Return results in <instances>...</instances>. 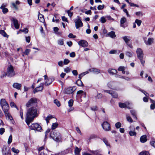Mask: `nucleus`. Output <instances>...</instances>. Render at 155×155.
<instances>
[{"instance_id":"f257e3e1","label":"nucleus","mask_w":155,"mask_h":155,"mask_svg":"<svg viewBox=\"0 0 155 155\" xmlns=\"http://www.w3.org/2000/svg\"><path fill=\"white\" fill-rule=\"evenodd\" d=\"M39 111L37 108V104L29 107L27 109L25 121L28 126L32 122L34 119L38 116Z\"/></svg>"},{"instance_id":"f03ea898","label":"nucleus","mask_w":155,"mask_h":155,"mask_svg":"<svg viewBox=\"0 0 155 155\" xmlns=\"http://www.w3.org/2000/svg\"><path fill=\"white\" fill-rule=\"evenodd\" d=\"M0 104L4 113L9 111V105L5 99H2L1 100Z\"/></svg>"},{"instance_id":"7ed1b4c3","label":"nucleus","mask_w":155,"mask_h":155,"mask_svg":"<svg viewBox=\"0 0 155 155\" xmlns=\"http://www.w3.org/2000/svg\"><path fill=\"white\" fill-rule=\"evenodd\" d=\"M50 137L56 142H58L61 140V138L60 133L55 131L51 132Z\"/></svg>"},{"instance_id":"20e7f679","label":"nucleus","mask_w":155,"mask_h":155,"mask_svg":"<svg viewBox=\"0 0 155 155\" xmlns=\"http://www.w3.org/2000/svg\"><path fill=\"white\" fill-rule=\"evenodd\" d=\"M31 130H34L35 131L41 132L42 130L41 126L38 124L35 123L31 124V126H28Z\"/></svg>"},{"instance_id":"39448f33","label":"nucleus","mask_w":155,"mask_h":155,"mask_svg":"<svg viewBox=\"0 0 155 155\" xmlns=\"http://www.w3.org/2000/svg\"><path fill=\"white\" fill-rule=\"evenodd\" d=\"M7 75L8 77H12L15 75L13 67L10 65L8 67L7 69Z\"/></svg>"},{"instance_id":"423d86ee","label":"nucleus","mask_w":155,"mask_h":155,"mask_svg":"<svg viewBox=\"0 0 155 155\" xmlns=\"http://www.w3.org/2000/svg\"><path fill=\"white\" fill-rule=\"evenodd\" d=\"M37 99L35 98H32L30 99L26 104L27 107H31V106L35 105L37 104Z\"/></svg>"},{"instance_id":"0eeeda50","label":"nucleus","mask_w":155,"mask_h":155,"mask_svg":"<svg viewBox=\"0 0 155 155\" xmlns=\"http://www.w3.org/2000/svg\"><path fill=\"white\" fill-rule=\"evenodd\" d=\"M75 23V26L77 29L79 27H82L83 25V23L79 16H78L77 18L74 20Z\"/></svg>"},{"instance_id":"6e6552de","label":"nucleus","mask_w":155,"mask_h":155,"mask_svg":"<svg viewBox=\"0 0 155 155\" xmlns=\"http://www.w3.org/2000/svg\"><path fill=\"white\" fill-rule=\"evenodd\" d=\"M103 91L104 92L108 93L109 94H111L113 97L115 98H117L118 95L117 94L115 91H114L112 90H104Z\"/></svg>"},{"instance_id":"1a4fd4ad","label":"nucleus","mask_w":155,"mask_h":155,"mask_svg":"<svg viewBox=\"0 0 155 155\" xmlns=\"http://www.w3.org/2000/svg\"><path fill=\"white\" fill-rule=\"evenodd\" d=\"M103 129L106 131H109L110 129V124L107 121H104L102 124Z\"/></svg>"},{"instance_id":"9d476101","label":"nucleus","mask_w":155,"mask_h":155,"mask_svg":"<svg viewBox=\"0 0 155 155\" xmlns=\"http://www.w3.org/2000/svg\"><path fill=\"white\" fill-rule=\"evenodd\" d=\"M136 52L138 58H143V51L140 48H137V49Z\"/></svg>"},{"instance_id":"9b49d317","label":"nucleus","mask_w":155,"mask_h":155,"mask_svg":"<svg viewBox=\"0 0 155 155\" xmlns=\"http://www.w3.org/2000/svg\"><path fill=\"white\" fill-rule=\"evenodd\" d=\"M2 153L3 155H11L10 149L6 146H4L2 149Z\"/></svg>"},{"instance_id":"f8f14e48","label":"nucleus","mask_w":155,"mask_h":155,"mask_svg":"<svg viewBox=\"0 0 155 155\" xmlns=\"http://www.w3.org/2000/svg\"><path fill=\"white\" fill-rule=\"evenodd\" d=\"M78 44L79 45L83 47H86L88 46V43L85 40H81L78 41Z\"/></svg>"},{"instance_id":"ddd939ff","label":"nucleus","mask_w":155,"mask_h":155,"mask_svg":"<svg viewBox=\"0 0 155 155\" xmlns=\"http://www.w3.org/2000/svg\"><path fill=\"white\" fill-rule=\"evenodd\" d=\"M75 89L74 87H69L65 90L66 93L70 94L72 93L74 90Z\"/></svg>"},{"instance_id":"4468645a","label":"nucleus","mask_w":155,"mask_h":155,"mask_svg":"<svg viewBox=\"0 0 155 155\" xmlns=\"http://www.w3.org/2000/svg\"><path fill=\"white\" fill-rule=\"evenodd\" d=\"M43 83H41L39 86L35 88L34 89L33 91V93L35 94L38 92L41 91L43 89Z\"/></svg>"},{"instance_id":"2eb2a0df","label":"nucleus","mask_w":155,"mask_h":155,"mask_svg":"<svg viewBox=\"0 0 155 155\" xmlns=\"http://www.w3.org/2000/svg\"><path fill=\"white\" fill-rule=\"evenodd\" d=\"M11 20L12 21L13 23L14 24L15 28L18 29L19 28V25L18 23V20L14 18H12Z\"/></svg>"},{"instance_id":"dca6fc26","label":"nucleus","mask_w":155,"mask_h":155,"mask_svg":"<svg viewBox=\"0 0 155 155\" xmlns=\"http://www.w3.org/2000/svg\"><path fill=\"white\" fill-rule=\"evenodd\" d=\"M6 4H3L0 7V8L2 10V12L5 14L8 11V9L5 8Z\"/></svg>"},{"instance_id":"f3484780","label":"nucleus","mask_w":155,"mask_h":155,"mask_svg":"<svg viewBox=\"0 0 155 155\" xmlns=\"http://www.w3.org/2000/svg\"><path fill=\"white\" fill-rule=\"evenodd\" d=\"M108 73L111 75H114L117 73V72L116 70L112 69L109 68L107 70Z\"/></svg>"},{"instance_id":"a211bd4d","label":"nucleus","mask_w":155,"mask_h":155,"mask_svg":"<svg viewBox=\"0 0 155 155\" xmlns=\"http://www.w3.org/2000/svg\"><path fill=\"white\" fill-rule=\"evenodd\" d=\"M154 38H149L147 41H145V42L146 45H150L153 42Z\"/></svg>"},{"instance_id":"6ab92c4d","label":"nucleus","mask_w":155,"mask_h":155,"mask_svg":"<svg viewBox=\"0 0 155 155\" xmlns=\"http://www.w3.org/2000/svg\"><path fill=\"white\" fill-rule=\"evenodd\" d=\"M129 104V103L128 102H126L124 103H120L119 104V105L120 107L123 108L127 107Z\"/></svg>"},{"instance_id":"aec40b11","label":"nucleus","mask_w":155,"mask_h":155,"mask_svg":"<svg viewBox=\"0 0 155 155\" xmlns=\"http://www.w3.org/2000/svg\"><path fill=\"white\" fill-rule=\"evenodd\" d=\"M90 72H93L95 74H98L100 73V70L98 69L95 68H92L89 70Z\"/></svg>"},{"instance_id":"412c9836","label":"nucleus","mask_w":155,"mask_h":155,"mask_svg":"<svg viewBox=\"0 0 155 155\" xmlns=\"http://www.w3.org/2000/svg\"><path fill=\"white\" fill-rule=\"evenodd\" d=\"M140 141L142 143L146 142L147 141V136L144 135L141 136L140 138Z\"/></svg>"},{"instance_id":"4be33fe9","label":"nucleus","mask_w":155,"mask_h":155,"mask_svg":"<svg viewBox=\"0 0 155 155\" xmlns=\"http://www.w3.org/2000/svg\"><path fill=\"white\" fill-rule=\"evenodd\" d=\"M21 86V85L20 84L17 83H14L13 85V87L19 90Z\"/></svg>"},{"instance_id":"5701e85b","label":"nucleus","mask_w":155,"mask_h":155,"mask_svg":"<svg viewBox=\"0 0 155 155\" xmlns=\"http://www.w3.org/2000/svg\"><path fill=\"white\" fill-rule=\"evenodd\" d=\"M38 19L41 22H44L45 21L44 16L40 14L39 13L38 15Z\"/></svg>"},{"instance_id":"b1692460","label":"nucleus","mask_w":155,"mask_h":155,"mask_svg":"<svg viewBox=\"0 0 155 155\" xmlns=\"http://www.w3.org/2000/svg\"><path fill=\"white\" fill-rule=\"evenodd\" d=\"M4 113L5 117L8 120H12L13 118L9 114V111L5 113Z\"/></svg>"},{"instance_id":"393cba45","label":"nucleus","mask_w":155,"mask_h":155,"mask_svg":"<svg viewBox=\"0 0 155 155\" xmlns=\"http://www.w3.org/2000/svg\"><path fill=\"white\" fill-rule=\"evenodd\" d=\"M126 67L123 66H120L119 67L118 69V70L119 71H121L122 72V73L123 74L125 73V71Z\"/></svg>"},{"instance_id":"a878e982","label":"nucleus","mask_w":155,"mask_h":155,"mask_svg":"<svg viewBox=\"0 0 155 155\" xmlns=\"http://www.w3.org/2000/svg\"><path fill=\"white\" fill-rule=\"evenodd\" d=\"M126 19L125 18L123 17L122 18L120 21V26L122 27H124L123 24L126 21Z\"/></svg>"},{"instance_id":"bb28decb","label":"nucleus","mask_w":155,"mask_h":155,"mask_svg":"<svg viewBox=\"0 0 155 155\" xmlns=\"http://www.w3.org/2000/svg\"><path fill=\"white\" fill-rule=\"evenodd\" d=\"M53 118V117L52 115L50 114H49L46 117L45 120L46 121L47 124L49 123V120Z\"/></svg>"},{"instance_id":"cd10ccee","label":"nucleus","mask_w":155,"mask_h":155,"mask_svg":"<svg viewBox=\"0 0 155 155\" xmlns=\"http://www.w3.org/2000/svg\"><path fill=\"white\" fill-rule=\"evenodd\" d=\"M122 38L126 44L128 43L130 40V37L127 36L123 37Z\"/></svg>"},{"instance_id":"c85d7f7f","label":"nucleus","mask_w":155,"mask_h":155,"mask_svg":"<svg viewBox=\"0 0 155 155\" xmlns=\"http://www.w3.org/2000/svg\"><path fill=\"white\" fill-rule=\"evenodd\" d=\"M108 35L111 38H113L116 36L115 33L114 31H111L108 34Z\"/></svg>"},{"instance_id":"c756f323","label":"nucleus","mask_w":155,"mask_h":155,"mask_svg":"<svg viewBox=\"0 0 155 155\" xmlns=\"http://www.w3.org/2000/svg\"><path fill=\"white\" fill-rule=\"evenodd\" d=\"M52 82V80L50 78L47 80L45 83V84L46 86H48L50 85Z\"/></svg>"},{"instance_id":"7c9ffc66","label":"nucleus","mask_w":155,"mask_h":155,"mask_svg":"<svg viewBox=\"0 0 155 155\" xmlns=\"http://www.w3.org/2000/svg\"><path fill=\"white\" fill-rule=\"evenodd\" d=\"M76 84L79 86H84V85L80 79H78L77 80Z\"/></svg>"},{"instance_id":"2f4dec72","label":"nucleus","mask_w":155,"mask_h":155,"mask_svg":"<svg viewBox=\"0 0 155 155\" xmlns=\"http://www.w3.org/2000/svg\"><path fill=\"white\" fill-rule=\"evenodd\" d=\"M0 34L2 35L4 37L8 38V35L3 30H0Z\"/></svg>"},{"instance_id":"473e14b6","label":"nucleus","mask_w":155,"mask_h":155,"mask_svg":"<svg viewBox=\"0 0 155 155\" xmlns=\"http://www.w3.org/2000/svg\"><path fill=\"white\" fill-rule=\"evenodd\" d=\"M139 155H150V153L148 151H143L140 152Z\"/></svg>"},{"instance_id":"72a5a7b5","label":"nucleus","mask_w":155,"mask_h":155,"mask_svg":"<svg viewBox=\"0 0 155 155\" xmlns=\"http://www.w3.org/2000/svg\"><path fill=\"white\" fill-rule=\"evenodd\" d=\"M58 124L57 123H53L51 126V129L52 130L55 129L58 126Z\"/></svg>"},{"instance_id":"f704fd0d","label":"nucleus","mask_w":155,"mask_h":155,"mask_svg":"<svg viewBox=\"0 0 155 155\" xmlns=\"http://www.w3.org/2000/svg\"><path fill=\"white\" fill-rule=\"evenodd\" d=\"M130 112L133 117L136 119H137V117L136 116V113L135 111L134 110H130Z\"/></svg>"},{"instance_id":"c9c22d12","label":"nucleus","mask_w":155,"mask_h":155,"mask_svg":"<svg viewBox=\"0 0 155 155\" xmlns=\"http://www.w3.org/2000/svg\"><path fill=\"white\" fill-rule=\"evenodd\" d=\"M100 21L102 23H104L106 22V18L103 16L101 17L100 19Z\"/></svg>"},{"instance_id":"e433bc0d","label":"nucleus","mask_w":155,"mask_h":155,"mask_svg":"<svg viewBox=\"0 0 155 155\" xmlns=\"http://www.w3.org/2000/svg\"><path fill=\"white\" fill-rule=\"evenodd\" d=\"M136 134V133L135 131H130L129 132V134L131 136H135Z\"/></svg>"},{"instance_id":"4c0bfd02","label":"nucleus","mask_w":155,"mask_h":155,"mask_svg":"<svg viewBox=\"0 0 155 155\" xmlns=\"http://www.w3.org/2000/svg\"><path fill=\"white\" fill-rule=\"evenodd\" d=\"M73 102L74 101L73 100H70L68 102V106L70 107H71L73 105Z\"/></svg>"},{"instance_id":"58836bf2","label":"nucleus","mask_w":155,"mask_h":155,"mask_svg":"<svg viewBox=\"0 0 155 155\" xmlns=\"http://www.w3.org/2000/svg\"><path fill=\"white\" fill-rule=\"evenodd\" d=\"M126 54L129 57H131L133 55L132 52L131 51H127L126 53Z\"/></svg>"},{"instance_id":"ea45409f","label":"nucleus","mask_w":155,"mask_h":155,"mask_svg":"<svg viewBox=\"0 0 155 155\" xmlns=\"http://www.w3.org/2000/svg\"><path fill=\"white\" fill-rule=\"evenodd\" d=\"M135 23H136L137 25L139 26H140L142 23V21L138 19H136L135 21Z\"/></svg>"},{"instance_id":"a19ab883","label":"nucleus","mask_w":155,"mask_h":155,"mask_svg":"<svg viewBox=\"0 0 155 155\" xmlns=\"http://www.w3.org/2000/svg\"><path fill=\"white\" fill-rule=\"evenodd\" d=\"M103 141L105 143V144L107 146H110V145L109 143L108 142L107 140V139L105 138H103L102 139Z\"/></svg>"},{"instance_id":"79ce46f5","label":"nucleus","mask_w":155,"mask_h":155,"mask_svg":"<svg viewBox=\"0 0 155 155\" xmlns=\"http://www.w3.org/2000/svg\"><path fill=\"white\" fill-rule=\"evenodd\" d=\"M58 44L61 45H63L64 44V41L62 39H60L58 41Z\"/></svg>"},{"instance_id":"37998d69","label":"nucleus","mask_w":155,"mask_h":155,"mask_svg":"<svg viewBox=\"0 0 155 155\" xmlns=\"http://www.w3.org/2000/svg\"><path fill=\"white\" fill-rule=\"evenodd\" d=\"M115 126L117 128H119L121 126V124L120 122H118L115 124Z\"/></svg>"},{"instance_id":"c03bdc74","label":"nucleus","mask_w":155,"mask_h":155,"mask_svg":"<svg viewBox=\"0 0 155 155\" xmlns=\"http://www.w3.org/2000/svg\"><path fill=\"white\" fill-rule=\"evenodd\" d=\"M126 118H127V120L130 122V123H132V122H133V120L131 118V117H130V116H129V115H126Z\"/></svg>"},{"instance_id":"a18cd8bd","label":"nucleus","mask_w":155,"mask_h":155,"mask_svg":"<svg viewBox=\"0 0 155 155\" xmlns=\"http://www.w3.org/2000/svg\"><path fill=\"white\" fill-rule=\"evenodd\" d=\"M80 150L77 147H76L74 150V152L76 154H78L80 152Z\"/></svg>"},{"instance_id":"49530a36","label":"nucleus","mask_w":155,"mask_h":155,"mask_svg":"<svg viewBox=\"0 0 155 155\" xmlns=\"http://www.w3.org/2000/svg\"><path fill=\"white\" fill-rule=\"evenodd\" d=\"M48 153V151L46 150H44V152H41L39 155H47V153Z\"/></svg>"},{"instance_id":"de8ad7c7","label":"nucleus","mask_w":155,"mask_h":155,"mask_svg":"<svg viewBox=\"0 0 155 155\" xmlns=\"http://www.w3.org/2000/svg\"><path fill=\"white\" fill-rule=\"evenodd\" d=\"M7 74L4 71H2L1 73V74L0 75V78H3L5 77Z\"/></svg>"},{"instance_id":"09e8293b","label":"nucleus","mask_w":155,"mask_h":155,"mask_svg":"<svg viewBox=\"0 0 155 155\" xmlns=\"http://www.w3.org/2000/svg\"><path fill=\"white\" fill-rule=\"evenodd\" d=\"M12 140V135H10L8 138V144H10L11 143Z\"/></svg>"},{"instance_id":"8fccbe9b","label":"nucleus","mask_w":155,"mask_h":155,"mask_svg":"<svg viewBox=\"0 0 155 155\" xmlns=\"http://www.w3.org/2000/svg\"><path fill=\"white\" fill-rule=\"evenodd\" d=\"M50 130L49 129H48L45 132V139L47 137L48 135V134L50 132Z\"/></svg>"},{"instance_id":"3c124183","label":"nucleus","mask_w":155,"mask_h":155,"mask_svg":"<svg viewBox=\"0 0 155 155\" xmlns=\"http://www.w3.org/2000/svg\"><path fill=\"white\" fill-rule=\"evenodd\" d=\"M54 103H55L58 107H59L60 106V103L59 101L57 100H55L54 101Z\"/></svg>"},{"instance_id":"603ef678","label":"nucleus","mask_w":155,"mask_h":155,"mask_svg":"<svg viewBox=\"0 0 155 155\" xmlns=\"http://www.w3.org/2000/svg\"><path fill=\"white\" fill-rule=\"evenodd\" d=\"M64 71L67 73L69 72L71 70V69L69 67H66V68L64 69Z\"/></svg>"},{"instance_id":"864d4df0","label":"nucleus","mask_w":155,"mask_h":155,"mask_svg":"<svg viewBox=\"0 0 155 155\" xmlns=\"http://www.w3.org/2000/svg\"><path fill=\"white\" fill-rule=\"evenodd\" d=\"M117 50H112L110 51L109 53L110 54H115L117 53Z\"/></svg>"},{"instance_id":"5fc2aeb1","label":"nucleus","mask_w":155,"mask_h":155,"mask_svg":"<svg viewBox=\"0 0 155 155\" xmlns=\"http://www.w3.org/2000/svg\"><path fill=\"white\" fill-rule=\"evenodd\" d=\"M113 83L111 82H109L107 84L109 88L111 89H113Z\"/></svg>"},{"instance_id":"6e6d98bb","label":"nucleus","mask_w":155,"mask_h":155,"mask_svg":"<svg viewBox=\"0 0 155 155\" xmlns=\"http://www.w3.org/2000/svg\"><path fill=\"white\" fill-rule=\"evenodd\" d=\"M77 94H81L82 95L83 94H85V93L83 91L80 90L77 92Z\"/></svg>"},{"instance_id":"4d7b16f0","label":"nucleus","mask_w":155,"mask_h":155,"mask_svg":"<svg viewBox=\"0 0 155 155\" xmlns=\"http://www.w3.org/2000/svg\"><path fill=\"white\" fill-rule=\"evenodd\" d=\"M10 105L12 107H15L18 109L17 106L13 102H11L10 103Z\"/></svg>"},{"instance_id":"13d9d810","label":"nucleus","mask_w":155,"mask_h":155,"mask_svg":"<svg viewBox=\"0 0 155 155\" xmlns=\"http://www.w3.org/2000/svg\"><path fill=\"white\" fill-rule=\"evenodd\" d=\"M70 62V61L67 59H65L64 60V64L65 65L67 64H68Z\"/></svg>"},{"instance_id":"bf43d9fd","label":"nucleus","mask_w":155,"mask_h":155,"mask_svg":"<svg viewBox=\"0 0 155 155\" xmlns=\"http://www.w3.org/2000/svg\"><path fill=\"white\" fill-rule=\"evenodd\" d=\"M12 150L13 152L16 153H18L19 152V150H18L16 149L14 147H12Z\"/></svg>"},{"instance_id":"052dcab7","label":"nucleus","mask_w":155,"mask_h":155,"mask_svg":"<svg viewBox=\"0 0 155 155\" xmlns=\"http://www.w3.org/2000/svg\"><path fill=\"white\" fill-rule=\"evenodd\" d=\"M104 5H99L97 7V9L99 10H101L104 9Z\"/></svg>"},{"instance_id":"680f3d73","label":"nucleus","mask_w":155,"mask_h":155,"mask_svg":"<svg viewBox=\"0 0 155 155\" xmlns=\"http://www.w3.org/2000/svg\"><path fill=\"white\" fill-rule=\"evenodd\" d=\"M136 15H137L141 16H143V14L141 12H136Z\"/></svg>"},{"instance_id":"e2e57ef3","label":"nucleus","mask_w":155,"mask_h":155,"mask_svg":"<svg viewBox=\"0 0 155 155\" xmlns=\"http://www.w3.org/2000/svg\"><path fill=\"white\" fill-rule=\"evenodd\" d=\"M139 90L140 91H141L144 94V95L148 97V96H149V94L147 93L144 90H142L141 89H140Z\"/></svg>"},{"instance_id":"0e129e2a","label":"nucleus","mask_w":155,"mask_h":155,"mask_svg":"<svg viewBox=\"0 0 155 155\" xmlns=\"http://www.w3.org/2000/svg\"><path fill=\"white\" fill-rule=\"evenodd\" d=\"M45 150V149L44 147L43 146L39 147L38 149V151L39 152H41L42 150H43V152H44V150Z\"/></svg>"},{"instance_id":"69168bd1","label":"nucleus","mask_w":155,"mask_h":155,"mask_svg":"<svg viewBox=\"0 0 155 155\" xmlns=\"http://www.w3.org/2000/svg\"><path fill=\"white\" fill-rule=\"evenodd\" d=\"M123 11H124V12L126 14V15H127V17H130V15L129 14V13H128V12L127 10V9H125V8H124L123 10Z\"/></svg>"},{"instance_id":"338daca9","label":"nucleus","mask_w":155,"mask_h":155,"mask_svg":"<svg viewBox=\"0 0 155 155\" xmlns=\"http://www.w3.org/2000/svg\"><path fill=\"white\" fill-rule=\"evenodd\" d=\"M5 129L4 128H1L0 129V134L2 135L5 132Z\"/></svg>"},{"instance_id":"774afa93","label":"nucleus","mask_w":155,"mask_h":155,"mask_svg":"<svg viewBox=\"0 0 155 155\" xmlns=\"http://www.w3.org/2000/svg\"><path fill=\"white\" fill-rule=\"evenodd\" d=\"M30 51V50L28 49H27L25 50L24 53L25 54L27 55H28L29 54Z\"/></svg>"}]
</instances>
